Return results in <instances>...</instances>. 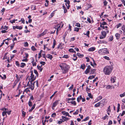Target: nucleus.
Wrapping results in <instances>:
<instances>
[{
    "mask_svg": "<svg viewBox=\"0 0 125 125\" xmlns=\"http://www.w3.org/2000/svg\"><path fill=\"white\" fill-rule=\"evenodd\" d=\"M103 58H104L106 60H110V59L109 58L106 56H105L103 57Z\"/></svg>",
    "mask_w": 125,
    "mask_h": 125,
    "instance_id": "obj_36",
    "label": "nucleus"
},
{
    "mask_svg": "<svg viewBox=\"0 0 125 125\" xmlns=\"http://www.w3.org/2000/svg\"><path fill=\"white\" fill-rule=\"evenodd\" d=\"M79 29H80L78 28L75 27L74 28V31L78 32L79 31Z\"/></svg>",
    "mask_w": 125,
    "mask_h": 125,
    "instance_id": "obj_49",
    "label": "nucleus"
},
{
    "mask_svg": "<svg viewBox=\"0 0 125 125\" xmlns=\"http://www.w3.org/2000/svg\"><path fill=\"white\" fill-rule=\"evenodd\" d=\"M121 29L123 31L125 30V26L124 25L122 26Z\"/></svg>",
    "mask_w": 125,
    "mask_h": 125,
    "instance_id": "obj_61",
    "label": "nucleus"
},
{
    "mask_svg": "<svg viewBox=\"0 0 125 125\" xmlns=\"http://www.w3.org/2000/svg\"><path fill=\"white\" fill-rule=\"evenodd\" d=\"M101 105L100 104V103L99 102L96 104H95L94 105V106L96 107H99Z\"/></svg>",
    "mask_w": 125,
    "mask_h": 125,
    "instance_id": "obj_26",
    "label": "nucleus"
},
{
    "mask_svg": "<svg viewBox=\"0 0 125 125\" xmlns=\"http://www.w3.org/2000/svg\"><path fill=\"white\" fill-rule=\"evenodd\" d=\"M101 35L100 37V39H103L106 36V33L105 31H103L101 32Z\"/></svg>",
    "mask_w": 125,
    "mask_h": 125,
    "instance_id": "obj_6",
    "label": "nucleus"
},
{
    "mask_svg": "<svg viewBox=\"0 0 125 125\" xmlns=\"http://www.w3.org/2000/svg\"><path fill=\"white\" fill-rule=\"evenodd\" d=\"M75 26H77V27H80V26H81L80 24L78 23H76V24Z\"/></svg>",
    "mask_w": 125,
    "mask_h": 125,
    "instance_id": "obj_64",
    "label": "nucleus"
},
{
    "mask_svg": "<svg viewBox=\"0 0 125 125\" xmlns=\"http://www.w3.org/2000/svg\"><path fill=\"white\" fill-rule=\"evenodd\" d=\"M37 67L38 69L40 71V72H41L42 71L43 69L40 66L38 65L37 66Z\"/></svg>",
    "mask_w": 125,
    "mask_h": 125,
    "instance_id": "obj_34",
    "label": "nucleus"
},
{
    "mask_svg": "<svg viewBox=\"0 0 125 125\" xmlns=\"http://www.w3.org/2000/svg\"><path fill=\"white\" fill-rule=\"evenodd\" d=\"M54 11H53V12H52L51 13L50 15V17H49L50 18H52L54 16Z\"/></svg>",
    "mask_w": 125,
    "mask_h": 125,
    "instance_id": "obj_47",
    "label": "nucleus"
},
{
    "mask_svg": "<svg viewBox=\"0 0 125 125\" xmlns=\"http://www.w3.org/2000/svg\"><path fill=\"white\" fill-rule=\"evenodd\" d=\"M62 119L64 120V121H66V119H68L67 117H64L63 116H62Z\"/></svg>",
    "mask_w": 125,
    "mask_h": 125,
    "instance_id": "obj_54",
    "label": "nucleus"
},
{
    "mask_svg": "<svg viewBox=\"0 0 125 125\" xmlns=\"http://www.w3.org/2000/svg\"><path fill=\"white\" fill-rule=\"evenodd\" d=\"M59 25V24H58V25H56L57 26L56 27H58V28H57V30H56V33H57V34L58 33V31L59 30H60V25H59Z\"/></svg>",
    "mask_w": 125,
    "mask_h": 125,
    "instance_id": "obj_29",
    "label": "nucleus"
},
{
    "mask_svg": "<svg viewBox=\"0 0 125 125\" xmlns=\"http://www.w3.org/2000/svg\"><path fill=\"white\" fill-rule=\"evenodd\" d=\"M96 69H91L90 71V73L91 74H93L95 71Z\"/></svg>",
    "mask_w": 125,
    "mask_h": 125,
    "instance_id": "obj_21",
    "label": "nucleus"
},
{
    "mask_svg": "<svg viewBox=\"0 0 125 125\" xmlns=\"http://www.w3.org/2000/svg\"><path fill=\"white\" fill-rule=\"evenodd\" d=\"M93 63L92 64V62H91V66H93L94 67H96L97 64H96L95 62V61L93 59Z\"/></svg>",
    "mask_w": 125,
    "mask_h": 125,
    "instance_id": "obj_15",
    "label": "nucleus"
},
{
    "mask_svg": "<svg viewBox=\"0 0 125 125\" xmlns=\"http://www.w3.org/2000/svg\"><path fill=\"white\" fill-rule=\"evenodd\" d=\"M40 63L42 65H44L45 64V62H44L41 61L40 62Z\"/></svg>",
    "mask_w": 125,
    "mask_h": 125,
    "instance_id": "obj_62",
    "label": "nucleus"
},
{
    "mask_svg": "<svg viewBox=\"0 0 125 125\" xmlns=\"http://www.w3.org/2000/svg\"><path fill=\"white\" fill-rule=\"evenodd\" d=\"M113 37L112 36H111L109 37V41L110 42L112 41L113 40Z\"/></svg>",
    "mask_w": 125,
    "mask_h": 125,
    "instance_id": "obj_37",
    "label": "nucleus"
},
{
    "mask_svg": "<svg viewBox=\"0 0 125 125\" xmlns=\"http://www.w3.org/2000/svg\"><path fill=\"white\" fill-rule=\"evenodd\" d=\"M75 98H67V100L69 101L71 100H74L75 99Z\"/></svg>",
    "mask_w": 125,
    "mask_h": 125,
    "instance_id": "obj_41",
    "label": "nucleus"
},
{
    "mask_svg": "<svg viewBox=\"0 0 125 125\" xmlns=\"http://www.w3.org/2000/svg\"><path fill=\"white\" fill-rule=\"evenodd\" d=\"M57 123L59 124L60 125L62 124V122H64V121H63L62 119H60V120L57 121Z\"/></svg>",
    "mask_w": 125,
    "mask_h": 125,
    "instance_id": "obj_19",
    "label": "nucleus"
},
{
    "mask_svg": "<svg viewBox=\"0 0 125 125\" xmlns=\"http://www.w3.org/2000/svg\"><path fill=\"white\" fill-rule=\"evenodd\" d=\"M79 112V110H77L76 111L73 113V115H75L76 114H78Z\"/></svg>",
    "mask_w": 125,
    "mask_h": 125,
    "instance_id": "obj_50",
    "label": "nucleus"
},
{
    "mask_svg": "<svg viewBox=\"0 0 125 125\" xmlns=\"http://www.w3.org/2000/svg\"><path fill=\"white\" fill-rule=\"evenodd\" d=\"M31 49L33 51H35L36 50V49L35 47L33 46H32L31 47Z\"/></svg>",
    "mask_w": 125,
    "mask_h": 125,
    "instance_id": "obj_63",
    "label": "nucleus"
},
{
    "mask_svg": "<svg viewBox=\"0 0 125 125\" xmlns=\"http://www.w3.org/2000/svg\"><path fill=\"white\" fill-rule=\"evenodd\" d=\"M30 88L29 87L25 89L24 92H26L27 93L28 92H30V91L29 90Z\"/></svg>",
    "mask_w": 125,
    "mask_h": 125,
    "instance_id": "obj_32",
    "label": "nucleus"
},
{
    "mask_svg": "<svg viewBox=\"0 0 125 125\" xmlns=\"http://www.w3.org/2000/svg\"><path fill=\"white\" fill-rule=\"evenodd\" d=\"M70 102L71 104H74V105H76V103L75 101H71Z\"/></svg>",
    "mask_w": 125,
    "mask_h": 125,
    "instance_id": "obj_43",
    "label": "nucleus"
},
{
    "mask_svg": "<svg viewBox=\"0 0 125 125\" xmlns=\"http://www.w3.org/2000/svg\"><path fill=\"white\" fill-rule=\"evenodd\" d=\"M119 96L121 97L125 96V92H124L123 94H120Z\"/></svg>",
    "mask_w": 125,
    "mask_h": 125,
    "instance_id": "obj_39",
    "label": "nucleus"
},
{
    "mask_svg": "<svg viewBox=\"0 0 125 125\" xmlns=\"http://www.w3.org/2000/svg\"><path fill=\"white\" fill-rule=\"evenodd\" d=\"M122 25V24L121 23H119L117 25V28H118Z\"/></svg>",
    "mask_w": 125,
    "mask_h": 125,
    "instance_id": "obj_56",
    "label": "nucleus"
},
{
    "mask_svg": "<svg viewBox=\"0 0 125 125\" xmlns=\"http://www.w3.org/2000/svg\"><path fill=\"white\" fill-rule=\"evenodd\" d=\"M102 98V97L101 96H100L98 97L95 100V102H97L101 99Z\"/></svg>",
    "mask_w": 125,
    "mask_h": 125,
    "instance_id": "obj_13",
    "label": "nucleus"
},
{
    "mask_svg": "<svg viewBox=\"0 0 125 125\" xmlns=\"http://www.w3.org/2000/svg\"><path fill=\"white\" fill-rule=\"evenodd\" d=\"M91 67L90 65H88V66L87 68L86 69V70H87L89 71V72H90V69H91Z\"/></svg>",
    "mask_w": 125,
    "mask_h": 125,
    "instance_id": "obj_45",
    "label": "nucleus"
},
{
    "mask_svg": "<svg viewBox=\"0 0 125 125\" xmlns=\"http://www.w3.org/2000/svg\"><path fill=\"white\" fill-rule=\"evenodd\" d=\"M87 93L88 94V96H89L91 98H92V95L91 94V93Z\"/></svg>",
    "mask_w": 125,
    "mask_h": 125,
    "instance_id": "obj_59",
    "label": "nucleus"
},
{
    "mask_svg": "<svg viewBox=\"0 0 125 125\" xmlns=\"http://www.w3.org/2000/svg\"><path fill=\"white\" fill-rule=\"evenodd\" d=\"M121 114V116H123L125 114V111H123L121 114H120V115Z\"/></svg>",
    "mask_w": 125,
    "mask_h": 125,
    "instance_id": "obj_58",
    "label": "nucleus"
},
{
    "mask_svg": "<svg viewBox=\"0 0 125 125\" xmlns=\"http://www.w3.org/2000/svg\"><path fill=\"white\" fill-rule=\"evenodd\" d=\"M28 104L29 106H30L31 107V106L32 105V103L31 102V101L30 99L29 101V102L28 103Z\"/></svg>",
    "mask_w": 125,
    "mask_h": 125,
    "instance_id": "obj_38",
    "label": "nucleus"
},
{
    "mask_svg": "<svg viewBox=\"0 0 125 125\" xmlns=\"http://www.w3.org/2000/svg\"><path fill=\"white\" fill-rule=\"evenodd\" d=\"M31 8L33 10H36V6L35 5H32L31 7Z\"/></svg>",
    "mask_w": 125,
    "mask_h": 125,
    "instance_id": "obj_30",
    "label": "nucleus"
},
{
    "mask_svg": "<svg viewBox=\"0 0 125 125\" xmlns=\"http://www.w3.org/2000/svg\"><path fill=\"white\" fill-rule=\"evenodd\" d=\"M107 3V2L105 0H104V5L105 6H106Z\"/></svg>",
    "mask_w": 125,
    "mask_h": 125,
    "instance_id": "obj_57",
    "label": "nucleus"
},
{
    "mask_svg": "<svg viewBox=\"0 0 125 125\" xmlns=\"http://www.w3.org/2000/svg\"><path fill=\"white\" fill-rule=\"evenodd\" d=\"M61 113L64 115H65L66 116H68L69 117H71V116L69 115V114L68 112H65L64 111H62Z\"/></svg>",
    "mask_w": 125,
    "mask_h": 125,
    "instance_id": "obj_11",
    "label": "nucleus"
},
{
    "mask_svg": "<svg viewBox=\"0 0 125 125\" xmlns=\"http://www.w3.org/2000/svg\"><path fill=\"white\" fill-rule=\"evenodd\" d=\"M56 115V114L55 113H53L51 115V117H55Z\"/></svg>",
    "mask_w": 125,
    "mask_h": 125,
    "instance_id": "obj_60",
    "label": "nucleus"
},
{
    "mask_svg": "<svg viewBox=\"0 0 125 125\" xmlns=\"http://www.w3.org/2000/svg\"><path fill=\"white\" fill-rule=\"evenodd\" d=\"M46 57L47 58L49 59L50 60H51L53 58L52 56L50 54L47 55Z\"/></svg>",
    "mask_w": 125,
    "mask_h": 125,
    "instance_id": "obj_20",
    "label": "nucleus"
},
{
    "mask_svg": "<svg viewBox=\"0 0 125 125\" xmlns=\"http://www.w3.org/2000/svg\"><path fill=\"white\" fill-rule=\"evenodd\" d=\"M21 21L22 23L24 24L25 23V20L23 18H22L21 19Z\"/></svg>",
    "mask_w": 125,
    "mask_h": 125,
    "instance_id": "obj_55",
    "label": "nucleus"
},
{
    "mask_svg": "<svg viewBox=\"0 0 125 125\" xmlns=\"http://www.w3.org/2000/svg\"><path fill=\"white\" fill-rule=\"evenodd\" d=\"M105 99H104L99 102L100 103L101 106H103L104 105V103L105 102Z\"/></svg>",
    "mask_w": 125,
    "mask_h": 125,
    "instance_id": "obj_10",
    "label": "nucleus"
},
{
    "mask_svg": "<svg viewBox=\"0 0 125 125\" xmlns=\"http://www.w3.org/2000/svg\"><path fill=\"white\" fill-rule=\"evenodd\" d=\"M59 100H56L53 104L52 107V108L53 109H54V108L58 104Z\"/></svg>",
    "mask_w": 125,
    "mask_h": 125,
    "instance_id": "obj_7",
    "label": "nucleus"
},
{
    "mask_svg": "<svg viewBox=\"0 0 125 125\" xmlns=\"http://www.w3.org/2000/svg\"><path fill=\"white\" fill-rule=\"evenodd\" d=\"M90 34V31H88L86 33H83L84 35H86L87 36L89 37V35Z\"/></svg>",
    "mask_w": 125,
    "mask_h": 125,
    "instance_id": "obj_33",
    "label": "nucleus"
},
{
    "mask_svg": "<svg viewBox=\"0 0 125 125\" xmlns=\"http://www.w3.org/2000/svg\"><path fill=\"white\" fill-rule=\"evenodd\" d=\"M82 97L81 95H80L79 97H78L77 98V101L78 102H79L80 100L82 99Z\"/></svg>",
    "mask_w": 125,
    "mask_h": 125,
    "instance_id": "obj_27",
    "label": "nucleus"
},
{
    "mask_svg": "<svg viewBox=\"0 0 125 125\" xmlns=\"http://www.w3.org/2000/svg\"><path fill=\"white\" fill-rule=\"evenodd\" d=\"M24 46L25 47H28V44L27 42H24Z\"/></svg>",
    "mask_w": 125,
    "mask_h": 125,
    "instance_id": "obj_51",
    "label": "nucleus"
},
{
    "mask_svg": "<svg viewBox=\"0 0 125 125\" xmlns=\"http://www.w3.org/2000/svg\"><path fill=\"white\" fill-rule=\"evenodd\" d=\"M47 32V31L46 30L45 31L43 32H42V33L40 34L39 35V36H40V37H41L43 36L46 34Z\"/></svg>",
    "mask_w": 125,
    "mask_h": 125,
    "instance_id": "obj_18",
    "label": "nucleus"
},
{
    "mask_svg": "<svg viewBox=\"0 0 125 125\" xmlns=\"http://www.w3.org/2000/svg\"><path fill=\"white\" fill-rule=\"evenodd\" d=\"M112 87L113 88H114V86H112L110 85H108L106 86L105 87L107 89H112Z\"/></svg>",
    "mask_w": 125,
    "mask_h": 125,
    "instance_id": "obj_16",
    "label": "nucleus"
},
{
    "mask_svg": "<svg viewBox=\"0 0 125 125\" xmlns=\"http://www.w3.org/2000/svg\"><path fill=\"white\" fill-rule=\"evenodd\" d=\"M120 104L118 103L117 104V113L120 110Z\"/></svg>",
    "mask_w": 125,
    "mask_h": 125,
    "instance_id": "obj_35",
    "label": "nucleus"
},
{
    "mask_svg": "<svg viewBox=\"0 0 125 125\" xmlns=\"http://www.w3.org/2000/svg\"><path fill=\"white\" fill-rule=\"evenodd\" d=\"M56 41L54 39V40L53 43V45L52 47V48H54L55 45L56 44Z\"/></svg>",
    "mask_w": 125,
    "mask_h": 125,
    "instance_id": "obj_23",
    "label": "nucleus"
},
{
    "mask_svg": "<svg viewBox=\"0 0 125 125\" xmlns=\"http://www.w3.org/2000/svg\"><path fill=\"white\" fill-rule=\"evenodd\" d=\"M77 55L80 57H83V55L82 54H81L79 53L78 52L77 53Z\"/></svg>",
    "mask_w": 125,
    "mask_h": 125,
    "instance_id": "obj_28",
    "label": "nucleus"
},
{
    "mask_svg": "<svg viewBox=\"0 0 125 125\" xmlns=\"http://www.w3.org/2000/svg\"><path fill=\"white\" fill-rule=\"evenodd\" d=\"M60 66L63 74L67 73L70 68L69 66L66 64L65 63H63L60 64Z\"/></svg>",
    "mask_w": 125,
    "mask_h": 125,
    "instance_id": "obj_2",
    "label": "nucleus"
},
{
    "mask_svg": "<svg viewBox=\"0 0 125 125\" xmlns=\"http://www.w3.org/2000/svg\"><path fill=\"white\" fill-rule=\"evenodd\" d=\"M99 53L100 54L104 55L106 54L109 53L108 50L107 48L102 49L99 50L98 51Z\"/></svg>",
    "mask_w": 125,
    "mask_h": 125,
    "instance_id": "obj_3",
    "label": "nucleus"
},
{
    "mask_svg": "<svg viewBox=\"0 0 125 125\" xmlns=\"http://www.w3.org/2000/svg\"><path fill=\"white\" fill-rule=\"evenodd\" d=\"M94 78V75H92L88 77V79H91L93 78Z\"/></svg>",
    "mask_w": 125,
    "mask_h": 125,
    "instance_id": "obj_46",
    "label": "nucleus"
},
{
    "mask_svg": "<svg viewBox=\"0 0 125 125\" xmlns=\"http://www.w3.org/2000/svg\"><path fill=\"white\" fill-rule=\"evenodd\" d=\"M85 65L84 64H82L81 66V68L84 69L85 68Z\"/></svg>",
    "mask_w": 125,
    "mask_h": 125,
    "instance_id": "obj_42",
    "label": "nucleus"
},
{
    "mask_svg": "<svg viewBox=\"0 0 125 125\" xmlns=\"http://www.w3.org/2000/svg\"><path fill=\"white\" fill-rule=\"evenodd\" d=\"M22 28V26H13V29L15 30L16 29H19V30H21Z\"/></svg>",
    "mask_w": 125,
    "mask_h": 125,
    "instance_id": "obj_9",
    "label": "nucleus"
},
{
    "mask_svg": "<svg viewBox=\"0 0 125 125\" xmlns=\"http://www.w3.org/2000/svg\"><path fill=\"white\" fill-rule=\"evenodd\" d=\"M89 119V117L88 116H87L85 119L83 120L82 121H85L88 120Z\"/></svg>",
    "mask_w": 125,
    "mask_h": 125,
    "instance_id": "obj_48",
    "label": "nucleus"
},
{
    "mask_svg": "<svg viewBox=\"0 0 125 125\" xmlns=\"http://www.w3.org/2000/svg\"><path fill=\"white\" fill-rule=\"evenodd\" d=\"M26 65V64L24 63H21L20 65V67L21 68H23Z\"/></svg>",
    "mask_w": 125,
    "mask_h": 125,
    "instance_id": "obj_31",
    "label": "nucleus"
},
{
    "mask_svg": "<svg viewBox=\"0 0 125 125\" xmlns=\"http://www.w3.org/2000/svg\"><path fill=\"white\" fill-rule=\"evenodd\" d=\"M101 23H102L101 22H100V27H102V28L103 29H105V28L106 29H107V28H108V27L107 26H103L102 25V24H101Z\"/></svg>",
    "mask_w": 125,
    "mask_h": 125,
    "instance_id": "obj_25",
    "label": "nucleus"
},
{
    "mask_svg": "<svg viewBox=\"0 0 125 125\" xmlns=\"http://www.w3.org/2000/svg\"><path fill=\"white\" fill-rule=\"evenodd\" d=\"M15 64L18 67L20 66V64L19 63V62L18 61H16L15 62Z\"/></svg>",
    "mask_w": 125,
    "mask_h": 125,
    "instance_id": "obj_44",
    "label": "nucleus"
},
{
    "mask_svg": "<svg viewBox=\"0 0 125 125\" xmlns=\"http://www.w3.org/2000/svg\"><path fill=\"white\" fill-rule=\"evenodd\" d=\"M110 108L111 107L110 106H109L107 110V112H110L111 111Z\"/></svg>",
    "mask_w": 125,
    "mask_h": 125,
    "instance_id": "obj_53",
    "label": "nucleus"
},
{
    "mask_svg": "<svg viewBox=\"0 0 125 125\" xmlns=\"http://www.w3.org/2000/svg\"><path fill=\"white\" fill-rule=\"evenodd\" d=\"M31 73V75L29 77V81H34L36 78V77L34 76V75L33 74V72L31 71L30 72Z\"/></svg>",
    "mask_w": 125,
    "mask_h": 125,
    "instance_id": "obj_5",
    "label": "nucleus"
},
{
    "mask_svg": "<svg viewBox=\"0 0 125 125\" xmlns=\"http://www.w3.org/2000/svg\"><path fill=\"white\" fill-rule=\"evenodd\" d=\"M107 43V42H106V41L104 40H103L102 41L100 40H99L98 41V43H104L106 44Z\"/></svg>",
    "mask_w": 125,
    "mask_h": 125,
    "instance_id": "obj_14",
    "label": "nucleus"
},
{
    "mask_svg": "<svg viewBox=\"0 0 125 125\" xmlns=\"http://www.w3.org/2000/svg\"><path fill=\"white\" fill-rule=\"evenodd\" d=\"M116 79L115 77H112L110 79V81L111 83H114Z\"/></svg>",
    "mask_w": 125,
    "mask_h": 125,
    "instance_id": "obj_8",
    "label": "nucleus"
},
{
    "mask_svg": "<svg viewBox=\"0 0 125 125\" xmlns=\"http://www.w3.org/2000/svg\"><path fill=\"white\" fill-rule=\"evenodd\" d=\"M115 36L116 37V39L118 40L120 38V34L118 33H117L115 34Z\"/></svg>",
    "mask_w": 125,
    "mask_h": 125,
    "instance_id": "obj_17",
    "label": "nucleus"
},
{
    "mask_svg": "<svg viewBox=\"0 0 125 125\" xmlns=\"http://www.w3.org/2000/svg\"><path fill=\"white\" fill-rule=\"evenodd\" d=\"M113 68L111 66H105L103 69V72L106 75H109L112 71Z\"/></svg>",
    "mask_w": 125,
    "mask_h": 125,
    "instance_id": "obj_1",
    "label": "nucleus"
},
{
    "mask_svg": "<svg viewBox=\"0 0 125 125\" xmlns=\"http://www.w3.org/2000/svg\"><path fill=\"white\" fill-rule=\"evenodd\" d=\"M33 61L31 62L32 63V65L33 66H35L36 65V63L35 62H34V60L33 58L32 59Z\"/></svg>",
    "mask_w": 125,
    "mask_h": 125,
    "instance_id": "obj_24",
    "label": "nucleus"
},
{
    "mask_svg": "<svg viewBox=\"0 0 125 125\" xmlns=\"http://www.w3.org/2000/svg\"><path fill=\"white\" fill-rule=\"evenodd\" d=\"M35 82H34L33 81H29L27 83V85L29 86V87L31 89V90H33L34 88V83Z\"/></svg>",
    "mask_w": 125,
    "mask_h": 125,
    "instance_id": "obj_4",
    "label": "nucleus"
},
{
    "mask_svg": "<svg viewBox=\"0 0 125 125\" xmlns=\"http://www.w3.org/2000/svg\"><path fill=\"white\" fill-rule=\"evenodd\" d=\"M57 92V91H56L54 92L53 94L50 97V99H52L53 97L55 95V94Z\"/></svg>",
    "mask_w": 125,
    "mask_h": 125,
    "instance_id": "obj_40",
    "label": "nucleus"
},
{
    "mask_svg": "<svg viewBox=\"0 0 125 125\" xmlns=\"http://www.w3.org/2000/svg\"><path fill=\"white\" fill-rule=\"evenodd\" d=\"M36 105V104H34L33 105L32 107H31V108L29 110V112H31L35 108V106Z\"/></svg>",
    "mask_w": 125,
    "mask_h": 125,
    "instance_id": "obj_22",
    "label": "nucleus"
},
{
    "mask_svg": "<svg viewBox=\"0 0 125 125\" xmlns=\"http://www.w3.org/2000/svg\"><path fill=\"white\" fill-rule=\"evenodd\" d=\"M95 48L94 47H92L88 49V51L89 52H93L95 50Z\"/></svg>",
    "mask_w": 125,
    "mask_h": 125,
    "instance_id": "obj_12",
    "label": "nucleus"
},
{
    "mask_svg": "<svg viewBox=\"0 0 125 125\" xmlns=\"http://www.w3.org/2000/svg\"><path fill=\"white\" fill-rule=\"evenodd\" d=\"M7 112L3 111L2 113V115L3 116H4L5 115H6Z\"/></svg>",
    "mask_w": 125,
    "mask_h": 125,
    "instance_id": "obj_52",
    "label": "nucleus"
}]
</instances>
